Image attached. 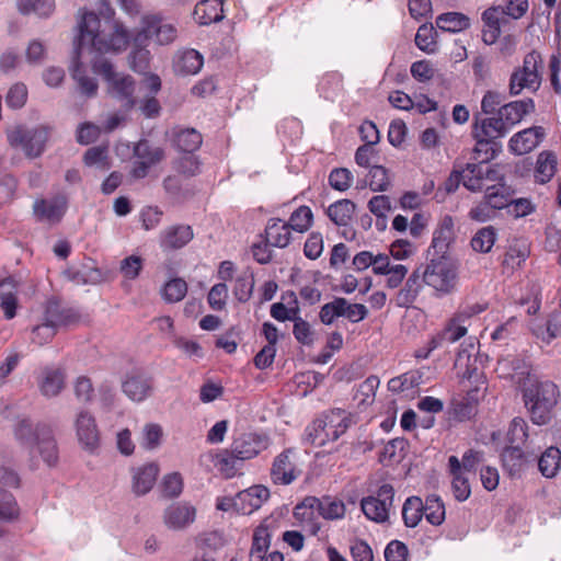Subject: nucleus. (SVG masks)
<instances>
[{"mask_svg": "<svg viewBox=\"0 0 561 561\" xmlns=\"http://www.w3.org/2000/svg\"><path fill=\"white\" fill-rule=\"evenodd\" d=\"M193 239L191 226H172L164 230L160 244L164 249H181Z\"/></svg>", "mask_w": 561, "mask_h": 561, "instance_id": "72a5a7b5", "label": "nucleus"}, {"mask_svg": "<svg viewBox=\"0 0 561 561\" xmlns=\"http://www.w3.org/2000/svg\"><path fill=\"white\" fill-rule=\"evenodd\" d=\"M436 25L442 31L457 33L470 26V19L460 12H447L436 19Z\"/></svg>", "mask_w": 561, "mask_h": 561, "instance_id": "58836bf2", "label": "nucleus"}, {"mask_svg": "<svg viewBox=\"0 0 561 561\" xmlns=\"http://www.w3.org/2000/svg\"><path fill=\"white\" fill-rule=\"evenodd\" d=\"M263 237L272 247L283 249L290 243L291 232L287 225L280 219H271Z\"/></svg>", "mask_w": 561, "mask_h": 561, "instance_id": "f704fd0d", "label": "nucleus"}, {"mask_svg": "<svg viewBox=\"0 0 561 561\" xmlns=\"http://www.w3.org/2000/svg\"><path fill=\"white\" fill-rule=\"evenodd\" d=\"M48 134V129L43 126L32 129L16 126L8 131V141L12 147L21 148L27 157L36 158L44 151Z\"/></svg>", "mask_w": 561, "mask_h": 561, "instance_id": "9d476101", "label": "nucleus"}, {"mask_svg": "<svg viewBox=\"0 0 561 561\" xmlns=\"http://www.w3.org/2000/svg\"><path fill=\"white\" fill-rule=\"evenodd\" d=\"M165 158L162 147L152 144L147 139H140L133 148V162L129 174L135 180L145 179L150 169Z\"/></svg>", "mask_w": 561, "mask_h": 561, "instance_id": "1a4fd4ad", "label": "nucleus"}, {"mask_svg": "<svg viewBox=\"0 0 561 561\" xmlns=\"http://www.w3.org/2000/svg\"><path fill=\"white\" fill-rule=\"evenodd\" d=\"M228 298V287L225 283L215 284L207 296V301L213 310H222Z\"/></svg>", "mask_w": 561, "mask_h": 561, "instance_id": "774afa93", "label": "nucleus"}, {"mask_svg": "<svg viewBox=\"0 0 561 561\" xmlns=\"http://www.w3.org/2000/svg\"><path fill=\"white\" fill-rule=\"evenodd\" d=\"M290 449H286L276 456L273 461L271 478L275 484L288 485L300 474V471L296 469L295 463L290 460Z\"/></svg>", "mask_w": 561, "mask_h": 561, "instance_id": "aec40b11", "label": "nucleus"}, {"mask_svg": "<svg viewBox=\"0 0 561 561\" xmlns=\"http://www.w3.org/2000/svg\"><path fill=\"white\" fill-rule=\"evenodd\" d=\"M439 255L438 259H432L425 268H422L423 276L426 285L442 294H450L456 287L457 270L445 254Z\"/></svg>", "mask_w": 561, "mask_h": 561, "instance_id": "423d86ee", "label": "nucleus"}, {"mask_svg": "<svg viewBox=\"0 0 561 561\" xmlns=\"http://www.w3.org/2000/svg\"><path fill=\"white\" fill-rule=\"evenodd\" d=\"M423 275L422 267H417L411 273L404 286L397 294L396 302L399 307L413 305L425 284Z\"/></svg>", "mask_w": 561, "mask_h": 561, "instance_id": "5701e85b", "label": "nucleus"}, {"mask_svg": "<svg viewBox=\"0 0 561 561\" xmlns=\"http://www.w3.org/2000/svg\"><path fill=\"white\" fill-rule=\"evenodd\" d=\"M65 379L62 369L45 367L38 381L41 393L46 398L57 397L65 388Z\"/></svg>", "mask_w": 561, "mask_h": 561, "instance_id": "393cba45", "label": "nucleus"}, {"mask_svg": "<svg viewBox=\"0 0 561 561\" xmlns=\"http://www.w3.org/2000/svg\"><path fill=\"white\" fill-rule=\"evenodd\" d=\"M530 255V244L525 238H514L510 241L503 259V266L511 270L520 267Z\"/></svg>", "mask_w": 561, "mask_h": 561, "instance_id": "bb28decb", "label": "nucleus"}, {"mask_svg": "<svg viewBox=\"0 0 561 561\" xmlns=\"http://www.w3.org/2000/svg\"><path fill=\"white\" fill-rule=\"evenodd\" d=\"M196 545L202 553L208 552L213 554V552L217 551L218 549L225 546V538L218 531H209L199 535L196 538Z\"/></svg>", "mask_w": 561, "mask_h": 561, "instance_id": "4d7b16f0", "label": "nucleus"}, {"mask_svg": "<svg viewBox=\"0 0 561 561\" xmlns=\"http://www.w3.org/2000/svg\"><path fill=\"white\" fill-rule=\"evenodd\" d=\"M472 129L482 137H491L501 139L508 134V128L505 126L503 118L499 112L483 117L481 113L473 115Z\"/></svg>", "mask_w": 561, "mask_h": 561, "instance_id": "a211bd4d", "label": "nucleus"}, {"mask_svg": "<svg viewBox=\"0 0 561 561\" xmlns=\"http://www.w3.org/2000/svg\"><path fill=\"white\" fill-rule=\"evenodd\" d=\"M528 438V424L519 416L514 417L508 426L506 433L507 445H515L522 447Z\"/></svg>", "mask_w": 561, "mask_h": 561, "instance_id": "49530a36", "label": "nucleus"}, {"mask_svg": "<svg viewBox=\"0 0 561 561\" xmlns=\"http://www.w3.org/2000/svg\"><path fill=\"white\" fill-rule=\"evenodd\" d=\"M342 90V78L339 73H325L318 83V91L325 100L333 101Z\"/></svg>", "mask_w": 561, "mask_h": 561, "instance_id": "de8ad7c7", "label": "nucleus"}, {"mask_svg": "<svg viewBox=\"0 0 561 561\" xmlns=\"http://www.w3.org/2000/svg\"><path fill=\"white\" fill-rule=\"evenodd\" d=\"M557 163V156L554 152H540L536 161L535 181L540 184L548 183L556 174Z\"/></svg>", "mask_w": 561, "mask_h": 561, "instance_id": "c9c22d12", "label": "nucleus"}, {"mask_svg": "<svg viewBox=\"0 0 561 561\" xmlns=\"http://www.w3.org/2000/svg\"><path fill=\"white\" fill-rule=\"evenodd\" d=\"M271 438L266 433L253 432L248 435V459L256 457L260 453L267 449Z\"/></svg>", "mask_w": 561, "mask_h": 561, "instance_id": "680f3d73", "label": "nucleus"}, {"mask_svg": "<svg viewBox=\"0 0 561 561\" xmlns=\"http://www.w3.org/2000/svg\"><path fill=\"white\" fill-rule=\"evenodd\" d=\"M144 267V260L138 255H129L121 261L119 272L128 280L136 279Z\"/></svg>", "mask_w": 561, "mask_h": 561, "instance_id": "052dcab7", "label": "nucleus"}, {"mask_svg": "<svg viewBox=\"0 0 561 561\" xmlns=\"http://www.w3.org/2000/svg\"><path fill=\"white\" fill-rule=\"evenodd\" d=\"M436 32L433 26L422 25L415 35V45L425 53H434L436 50Z\"/></svg>", "mask_w": 561, "mask_h": 561, "instance_id": "bf43d9fd", "label": "nucleus"}, {"mask_svg": "<svg viewBox=\"0 0 561 561\" xmlns=\"http://www.w3.org/2000/svg\"><path fill=\"white\" fill-rule=\"evenodd\" d=\"M203 459L209 461L226 479L238 474L245 462V442L234 439L229 449H221L217 453H208Z\"/></svg>", "mask_w": 561, "mask_h": 561, "instance_id": "6e6552de", "label": "nucleus"}, {"mask_svg": "<svg viewBox=\"0 0 561 561\" xmlns=\"http://www.w3.org/2000/svg\"><path fill=\"white\" fill-rule=\"evenodd\" d=\"M159 467L157 463H147L139 467L133 477V490L137 495L148 493L157 481Z\"/></svg>", "mask_w": 561, "mask_h": 561, "instance_id": "473e14b6", "label": "nucleus"}, {"mask_svg": "<svg viewBox=\"0 0 561 561\" xmlns=\"http://www.w3.org/2000/svg\"><path fill=\"white\" fill-rule=\"evenodd\" d=\"M543 136L545 129L541 126L526 128L510 139L508 148L515 154H526L541 142Z\"/></svg>", "mask_w": 561, "mask_h": 561, "instance_id": "f3484780", "label": "nucleus"}, {"mask_svg": "<svg viewBox=\"0 0 561 561\" xmlns=\"http://www.w3.org/2000/svg\"><path fill=\"white\" fill-rule=\"evenodd\" d=\"M424 511L423 516L426 520L434 525L439 526L445 520V505L442 499L437 495H430L423 502Z\"/></svg>", "mask_w": 561, "mask_h": 561, "instance_id": "79ce46f5", "label": "nucleus"}, {"mask_svg": "<svg viewBox=\"0 0 561 561\" xmlns=\"http://www.w3.org/2000/svg\"><path fill=\"white\" fill-rule=\"evenodd\" d=\"M561 469V451L556 446H550L538 458V470L547 478H554Z\"/></svg>", "mask_w": 561, "mask_h": 561, "instance_id": "e433bc0d", "label": "nucleus"}, {"mask_svg": "<svg viewBox=\"0 0 561 561\" xmlns=\"http://www.w3.org/2000/svg\"><path fill=\"white\" fill-rule=\"evenodd\" d=\"M471 130L472 138L476 140V146L472 151V159L477 162H490L501 150V145L497 139L491 137H482Z\"/></svg>", "mask_w": 561, "mask_h": 561, "instance_id": "2f4dec72", "label": "nucleus"}, {"mask_svg": "<svg viewBox=\"0 0 561 561\" xmlns=\"http://www.w3.org/2000/svg\"><path fill=\"white\" fill-rule=\"evenodd\" d=\"M271 543V534L267 526L260 525L253 533L251 547V561L259 558V554H265Z\"/></svg>", "mask_w": 561, "mask_h": 561, "instance_id": "603ef678", "label": "nucleus"}, {"mask_svg": "<svg viewBox=\"0 0 561 561\" xmlns=\"http://www.w3.org/2000/svg\"><path fill=\"white\" fill-rule=\"evenodd\" d=\"M477 357L468 352L467 348L458 351L455 358V367L459 369L461 377L471 379L477 374Z\"/></svg>", "mask_w": 561, "mask_h": 561, "instance_id": "3c124183", "label": "nucleus"}, {"mask_svg": "<svg viewBox=\"0 0 561 561\" xmlns=\"http://www.w3.org/2000/svg\"><path fill=\"white\" fill-rule=\"evenodd\" d=\"M197 510L188 502H175L163 513V522L169 529L183 530L196 519Z\"/></svg>", "mask_w": 561, "mask_h": 561, "instance_id": "4468645a", "label": "nucleus"}, {"mask_svg": "<svg viewBox=\"0 0 561 561\" xmlns=\"http://www.w3.org/2000/svg\"><path fill=\"white\" fill-rule=\"evenodd\" d=\"M467 334V328L460 323L459 317L451 318L445 327L433 334L426 344L432 352L444 347L448 343H455Z\"/></svg>", "mask_w": 561, "mask_h": 561, "instance_id": "6ab92c4d", "label": "nucleus"}, {"mask_svg": "<svg viewBox=\"0 0 561 561\" xmlns=\"http://www.w3.org/2000/svg\"><path fill=\"white\" fill-rule=\"evenodd\" d=\"M57 331L58 329L54 328V325L42 320L39 324L33 328L31 341L38 346H43L54 339Z\"/></svg>", "mask_w": 561, "mask_h": 561, "instance_id": "e2e57ef3", "label": "nucleus"}, {"mask_svg": "<svg viewBox=\"0 0 561 561\" xmlns=\"http://www.w3.org/2000/svg\"><path fill=\"white\" fill-rule=\"evenodd\" d=\"M123 392L133 401L141 402L152 390V379L141 374L130 375L122 385Z\"/></svg>", "mask_w": 561, "mask_h": 561, "instance_id": "b1692460", "label": "nucleus"}, {"mask_svg": "<svg viewBox=\"0 0 561 561\" xmlns=\"http://www.w3.org/2000/svg\"><path fill=\"white\" fill-rule=\"evenodd\" d=\"M194 19L201 25H209L224 19L222 0H202L194 9Z\"/></svg>", "mask_w": 561, "mask_h": 561, "instance_id": "cd10ccee", "label": "nucleus"}, {"mask_svg": "<svg viewBox=\"0 0 561 561\" xmlns=\"http://www.w3.org/2000/svg\"><path fill=\"white\" fill-rule=\"evenodd\" d=\"M379 382L377 376L370 375L358 385L354 399L358 400V403L363 405L373 403Z\"/></svg>", "mask_w": 561, "mask_h": 561, "instance_id": "864d4df0", "label": "nucleus"}, {"mask_svg": "<svg viewBox=\"0 0 561 561\" xmlns=\"http://www.w3.org/2000/svg\"><path fill=\"white\" fill-rule=\"evenodd\" d=\"M504 100L505 96L502 93L492 90L486 91L481 100V115L496 114Z\"/></svg>", "mask_w": 561, "mask_h": 561, "instance_id": "69168bd1", "label": "nucleus"}, {"mask_svg": "<svg viewBox=\"0 0 561 561\" xmlns=\"http://www.w3.org/2000/svg\"><path fill=\"white\" fill-rule=\"evenodd\" d=\"M332 426L334 428V433L337 437H341L346 431L354 424L352 413L343 410V409H332L325 412Z\"/></svg>", "mask_w": 561, "mask_h": 561, "instance_id": "8fccbe9b", "label": "nucleus"}, {"mask_svg": "<svg viewBox=\"0 0 561 561\" xmlns=\"http://www.w3.org/2000/svg\"><path fill=\"white\" fill-rule=\"evenodd\" d=\"M456 232L451 216L446 215L442 218L438 227L434 231L432 247L437 254H446L449 245L455 241Z\"/></svg>", "mask_w": 561, "mask_h": 561, "instance_id": "a878e982", "label": "nucleus"}, {"mask_svg": "<svg viewBox=\"0 0 561 561\" xmlns=\"http://www.w3.org/2000/svg\"><path fill=\"white\" fill-rule=\"evenodd\" d=\"M423 501L420 496H410L402 506V518L404 525L414 528L419 525L423 517Z\"/></svg>", "mask_w": 561, "mask_h": 561, "instance_id": "ea45409f", "label": "nucleus"}, {"mask_svg": "<svg viewBox=\"0 0 561 561\" xmlns=\"http://www.w3.org/2000/svg\"><path fill=\"white\" fill-rule=\"evenodd\" d=\"M353 181L352 172L346 168H335L329 174V184L337 191H345Z\"/></svg>", "mask_w": 561, "mask_h": 561, "instance_id": "0e129e2a", "label": "nucleus"}, {"mask_svg": "<svg viewBox=\"0 0 561 561\" xmlns=\"http://www.w3.org/2000/svg\"><path fill=\"white\" fill-rule=\"evenodd\" d=\"M187 294V283L180 277H174L168 280L162 288V297L169 302H179Z\"/></svg>", "mask_w": 561, "mask_h": 561, "instance_id": "09e8293b", "label": "nucleus"}, {"mask_svg": "<svg viewBox=\"0 0 561 561\" xmlns=\"http://www.w3.org/2000/svg\"><path fill=\"white\" fill-rule=\"evenodd\" d=\"M515 383L530 421L539 426L549 424L561 400L558 385L549 379H540L528 367L515 374Z\"/></svg>", "mask_w": 561, "mask_h": 561, "instance_id": "f03ea898", "label": "nucleus"}, {"mask_svg": "<svg viewBox=\"0 0 561 561\" xmlns=\"http://www.w3.org/2000/svg\"><path fill=\"white\" fill-rule=\"evenodd\" d=\"M18 9L22 14L35 13L46 18L55 9V0H18Z\"/></svg>", "mask_w": 561, "mask_h": 561, "instance_id": "c03bdc74", "label": "nucleus"}, {"mask_svg": "<svg viewBox=\"0 0 561 561\" xmlns=\"http://www.w3.org/2000/svg\"><path fill=\"white\" fill-rule=\"evenodd\" d=\"M94 73L101 76L107 83V92L111 98L121 103L125 111H130L137 104L135 98L136 82L129 75L118 73L111 61L105 58H96L92 62Z\"/></svg>", "mask_w": 561, "mask_h": 561, "instance_id": "20e7f679", "label": "nucleus"}, {"mask_svg": "<svg viewBox=\"0 0 561 561\" xmlns=\"http://www.w3.org/2000/svg\"><path fill=\"white\" fill-rule=\"evenodd\" d=\"M314 511L324 519H340L345 515V504L341 500L331 496H323L321 499L306 496L301 503L296 505L294 515L301 519H312Z\"/></svg>", "mask_w": 561, "mask_h": 561, "instance_id": "0eeeda50", "label": "nucleus"}, {"mask_svg": "<svg viewBox=\"0 0 561 561\" xmlns=\"http://www.w3.org/2000/svg\"><path fill=\"white\" fill-rule=\"evenodd\" d=\"M80 446L90 454H95L101 445V435L95 417L88 411H81L75 423Z\"/></svg>", "mask_w": 561, "mask_h": 561, "instance_id": "f8f14e48", "label": "nucleus"}, {"mask_svg": "<svg viewBox=\"0 0 561 561\" xmlns=\"http://www.w3.org/2000/svg\"><path fill=\"white\" fill-rule=\"evenodd\" d=\"M172 142L180 151L193 153L202 146L203 137L195 128L175 127L172 130Z\"/></svg>", "mask_w": 561, "mask_h": 561, "instance_id": "c756f323", "label": "nucleus"}, {"mask_svg": "<svg viewBox=\"0 0 561 561\" xmlns=\"http://www.w3.org/2000/svg\"><path fill=\"white\" fill-rule=\"evenodd\" d=\"M534 111L535 102L533 99L527 98L503 104L499 108V114H501L505 126L511 130L515 125L520 123L527 114Z\"/></svg>", "mask_w": 561, "mask_h": 561, "instance_id": "412c9836", "label": "nucleus"}, {"mask_svg": "<svg viewBox=\"0 0 561 561\" xmlns=\"http://www.w3.org/2000/svg\"><path fill=\"white\" fill-rule=\"evenodd\" d=\"M527 10V0H507L505 7H493L485 10L482 13L484 22L482 41L484 44H494L501 35V27L510 23V18L514 20L520 19Z\"/></svg>", "mask_w": 561, "mask_h": 561, "instance_id": "39448f33", "label": "nucleus"}, {"mask_svg": "<svg viewBox=\"0 0 561 561\" xmlns=\"http://www.w3.org/2000/svg\"><path fill=\"white\" fill-rule=\"evenodd\" d=\"M477 413V401L469 397L455 399L449 409V416L458 422L470 420Z\"/></svg>", "mask_w": 561, "mask_h": 561, "instance_id": "a19ab883", "label": "nucleus"}, {"mask_svg": "<svg viewBox=\"0 0 561 561\" xmlns=\"http://www.w3.org/2000/svg\"><path fill=\"white\" fill-rule=\"evenodd\" d=\"M541 55L536 50H531L524 57L523 66L516 69L523 72L524 75L530 77L533 79V82L541 83V76L539 73V67L541 66Z\"/></svg>", "mask_w": 561, "mask_h": 561, "instance_id": "5fc2aeb1", "label": "nucleus"}, {"mask_svg": "<svg viewBox=\"0 0 561 561\" xmlns=\"http://www.w3.org/2000/svg\"><path fill=\"white\" fill-rule=\"evenodd\" d=\"M12 431L21 446L30 449L37 447L43 460L49 467L58 462V446L49 424L44 422L34 424L28 416H18Z\"/></svg>", "mask_w": 561, "mask_h": 561, "instance_id": "7ed1b4c3", "label": "nucleus"}, {"mask_svg": "<svg viewBox=\"0 0 561 561\" xmlns=\"http://www.w3.org/2000/svg\"><path fill=\"white\" fill-rule=\"evenodd\" d=\"M448 466L450 473L453 474V494L457 501L463 502L471 494L469 480L465 477V473L461 472L460 460L456 456H450L448 458Z\"/></svg>", "mask_w": 561, "mask_h": 561, "instance_id": "7c9ffc66", "label": "nucleus"}, {"mask_svg": "<svg viewBox=\"0 0 561 561\" xmlns=\"http://www.w3.org/2000/svg\"><path fill=\"white\" fill-rule=\"evenodd\" d=\"M79 319L80 316L75 309L64 307L56 297L45 302L42 320L56 329L77 323Z\"/></svg>", "mask_w": 561, "mask_h": 561, "instance_id": "2eb2a0df", "label": "nucleus"}, {"mask_svg": "<svg viewBox=\"0 0 561 561\" xmlns=\"http://www.w3.org/2000/svg\"><path fill=\"white\" fill-rule=\"evenodd\" d=\"M19 283L14 279L12 284L0 291V308L7 320L15 318L19 308Z\"/></svg>", "mask_w": 561, "mask_h": 561, "instance_id": "4c0bfd02", "label": "nucleus"}, {"mask_svg": "<svg viewBox=\"0 0 561 561\" xmlns=\"http://www.w3.org/2000/svg\"><path fill=\"white\" fill-rule=\"evenodd\" d=\"M496 240V231L492 226L479 229L471 239V248L479 253H489Z\"/></svg>", "mask_w": 561, "mask_h": 561, "instance_id": "37998d69", "label": "nucleus"}, {"mask_svg": "<svg viewBox=\"0 0 561 561\" xmlns=\"http://www.w3.org/2000/svg\"><path fill=\"white\" fill-rule=\"evenodd\" d=\"M394 489L385 483L379 486L376 495L363 497L360 508L364 515L376 523H383L389 517V510L393 504Z\"/></svg>", "mask_w": 561, "mask_h": 561, "instance_id": "9b49d317", "label": "nucleus"}, {"mask_svg": "<svg viewBox=\"0 0 561 561\" xmlns=\"http://www.w3.org/2000/svg\"><path fill=\"white\" fill-rule=\"evenodd\" d=\"M203 65L204 57L195 49L180 50L173 59V70L180 76L196 75L201 71Z\"/></svg>", "mask_w": 561, "mask_h": 561, "instance_id": "4be33fe9", "label": "nucleus"}, {"mask_svg": "<svg viewBox=\"0 0 561 561\" xmlns=\"http://www.w3.org/2000/svg\"><path fill=\"white\" fill-rule=\"evenodd\" d=\"M141 33L146 38H154L160 45H168L178 37V30L173 24L164 23L158 15L142 18Z\"/></svg>", "mask_w": 561, "mask_h": 561, "instance_id": "dca6fc26", "label": "nucleus"}, {"mask_svg": "<svg viewBox=\"0 0 561 561\" xmlns=\"http://www.w3.org/2000/svg\"><path fill=\"white\" fill-rule=\"evenodd\" d=\"M345 298L334 297L332 301L324 304L319 311L320 321L325 324H332L337 318L344 317Z\"/></svg>", "mask_w": 561, "mask_h": 561, "instance_id": "a18cd8bd", "label": "nucleus"}, {"mask_svg": "<svg viewBox=\"0 0 561 561\" xmlns=\"http://www.w3.org/2000/svg\"><path fill=\"white\" fill-rule=\"evenodd\" d=\"M75 396L78 401L87 403L94 397L92 380L87 376H79L73 383Z\"/></svg>", "mask_w": 561, "mask_h": 561, "instance_id": "338daca9", "label": "nucleus"}, {"mask_svg": "<svg viewBox=\"0 0 561 561\" xmlns=\"http://www.w3.org/2000/svg\"><path fill=\"white\" fill-rule=\"evenodd\" d=\"M485 204L492 210H503L512 205L515 210H533L531 204L526 198H515L513 192L504 184H495L485 188Z\"/></svg>", "mask_w": 561, "mask_h": 561, "instance_id": "ddd939ff", "label": "nucleus"}, {"mask_svg": "<svg viewBox=\"0 0 561 561\" xmlns=\"http://www.w3.org/2000/svg\"><path fill=\"white\" fill-rule=\"evenodd\" d=\"M78 36L75 41V60L71 76L77 81L80 92L88 96H94L98 92V83L85 75L79 58L87 47L98 53L121 51L129 44V33L123 24L113 21L107 22L101 30V21L94 12L83 11L78 23Z\"/></svg>", "mask_w": 561, "mask_h": 561, "instance_id": "f257e3e1", "label": "nucleus"}, {"mask_svg": "<svg viewBox=\"0 0 561 561\" xmlns=\"http://www.w3.org/2000/svg\"><path fill=\"white\" fill-rule=\"evenodd\" d=\"M19 514L20 508L13 494L0 489V520H13Z\"/></svg>", "mask_w": 561, "mask_h": 561, "instance_id": "6e6d98bb", "label": "nucleus"}, {"mask_svg": "<svg viewBox=\"0 0 561 561\" xmlns=\"http://www.w3.org/2000/svg\"><path fill=\"white\" fill-rule=\"evenodd\" d=\"M540 87L539 82H533V79L519 70L515 69L510 78V94L518 95L524 89L537 90Z\"/></svg>", "mask_w": 561, "mask_h": 561, "instance_id": "13d9d810", "label": "nucleus"}, {"mask_svg": "<svg viewBox=\"0 0 561 561\" xmlns=\"http://www.w3.org/2000/svg\"><path fill=\"white\" fill-rule=\"evenodd\" d=\"M501 460L504 471L512 478L520 477L527 461L522 447L515 445H506L503 448Z\"/></svg>", "mask_w": 561, "mask_h": 561, "instance_id": "c85d7f7f", "label": "nucleus"}]
</instances>
